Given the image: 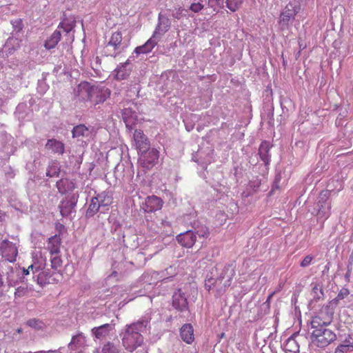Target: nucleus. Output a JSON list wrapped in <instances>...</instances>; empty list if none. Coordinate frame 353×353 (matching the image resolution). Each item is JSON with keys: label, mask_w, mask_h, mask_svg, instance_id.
Instances as JSON below:
<instances>
[{"label": "nucleus", "mask_w": 353, "mask_h": 353, "mask_svg": "<svg viewBox=\"0 0 353 353\" xmlns=\"http://www.w3.org/2000/svg\"><path fill=\"white\" fill-rule=\"evenodd\" d=\"M235 275L234 267L232 264L225 265L220 270L216 279L207 277L205 280V288L216 298L223 296L231 285Z\"/></svg>", "instance_id": "nucleus-1"}, {"label": "nucleus", "mask_w": 353, "mask_h": 353, "mask_svg": "<svg viewBox=\"0 0 353 353\" xmlns=\"http://www.w3.org/2000/svg\"><path fill=\"white\" fill-rule=\"evenodd\" d=\"M148 321L140 319L126 325L122 337V344L127 351L132 352L143 343L141 332L145 330Z\"/></svg>", "instance_id": "nucleus-2"}, {"label": "nucleus", "mask_w": 353, "mask_h": 353, "mask_svg": "<svg viewBox=\"0 0 353 353\" xmlns=\"http://www.w3.org/2000/svg\"><path fill=\"white\" fill-rule=\"evenodd\" d=\"M310 339L314 345L323 348L336 339V334L329 328H314L312 329Z\"/></svg>", "instance_id": "nucleus-3"}, {"label": "nucleus", "mask_w": 353, "mask_h": 353, "mask_svg": "<svg viewBox=\"0 0 353 353\" xmlns=\"http://www.w3.org/2000/svg\"><path fill=\"white\" fill-rule=\"evenodd\" d=\"M332 320L333 312L327 307L323 308L316 316L312 317L311 321L312 329L327 328V326L331 324Z\"/></svg>", "instance_id": "nucleus-4"}, {"label": "nucleus", "mask_w": 353, "mask_h": 353, "mask_svg": "<svg viewBox=\"0 0 353 353\" xmlns=\"http://www.w3.org/2000/svg\"><path fill=\"white\" fill-rule=\"evenodd\" d=\"M122 33L116 31L112 33L110 38L104 48V53L106 56L116 57L122 43Z\"/></svg>", "instance_id": "nucleus-5"}, {"label": "nucleus", "mask_w": 353, "mask_h": 353, "mask_svg": "<svg viewBox=\"0 0 353 353\" xmlns=\"http://www.w3.org/2000/svg\"><path fill=\"white\" fill-rule=\"evenodd\" d=\"M299 7L296 6L292 3H289L282 11L279 17V25L281 30L288 29L289 27L290 21L294 19L298 14Z\"/></svg>", "instance_id": "nucleus-6"}, {"label": "nucleus", "mask_w": 353, "mask_h": 353, "mask_svg": "<svg viewBox=\"0 0 353 353\" xmlns=\"http://www.w3.org/2000/svg\"><path fill=\"white\" fill-rule=\"evenodd\" d=\"M141 152L142 154L139 160L141 165L146 169L152 168L156 164L159 157V151L152 148Z\"/></svg>", "instance_id": "nucleus-7"}, {"label": "nucleus", "mask_w": 353, "mask_h": 353, "mask_svg": "<svg viewBox=\"0 0 353 353\" xmlns=\"http://www.w3.org/2000/svg\"><path fill=\"white\" fill-rule=\"evenodd\" d=\"M1 255L9 262H14L17 256V248L15 245L8 241H3L0 245Z\"/></svg>", "instance_id": "nucleus-8"}, {"label": "nucleus", "mask_w": 353, "mask_h": 353, "mask_svg": "<svg viewBox=\"0 0 353 353\" xmlns=\"http://www.w3.org/2000/svg\"><path fill=\"white\" fill-rule=\"evenodd\" d=\"M172 306L179 312L188 311L187 298L181 289L176 290L172 296Z\"/></svg>", "instance_id": "nucleus-9"}, {"label": "nucleus", "mask_w": 353, "mask_h": 353, "mask_svg": "<svg viewBox=\"0 0 353 353\" xmlns=\"http://www.w3.org/2000/svg\"><path fill=\"white\" fill-rule=\"evenodd\" d=\"M163 205V200L155 196L152 195L148 196L145 202L143 203L142 208L145 212H154L162 208Z\"/></svg>", "instance_id": "nucleus-10"}, {"label": "nucleus", "mask_w": 353, "mask_h": 353, "mask_svg": "<svg viewBox=\"0 0 353 353\" xmlns=\"http://www.w3.org/2000/svg\"><path fill=\"white\" fill-rule=\"evenodd\" d=\"M176 240L181 246L190 248L196 241V235L194 232L188 230L177 235Z\"/></svg>", "instance_id": "nucleus-11"}, {"label": "nucleus", "mask_w": 353, "mask_h": 353, "mask_svg": "<svg viewBox=\"0 0 353 353\" xmlns=\"http://www.w3.org/2000/svg\"><path fill=\"white\" fill-rule=\"evenodd\" d=\"M133 137L136 148L139 152H144L149 148L150 141L141 130H136Z\"/></svg>", "instance_id": "nucleus-12"}, {"label": "nucleus", "mask_w": 353, "mask_h": 353, "mask_svg": "<svg viewBox=\"0 0 353 353\" xmlns=\"http://www.w3.org/2000/svg\"><path fill=\"white\" fill-rule=\"evenodd\" d=\"M46 148L59 155H62L65 152V144L56 139H48L46 144Z\"/></svg>", "instance_id": "nucleus-13"}, {"label": "nucleus", "mask_w": 353, "mask_h": 353, "mask_svg": "<svg viewBox=\"0 0 353 353\" xmlns=\"http://www.w3.org/2000/svg\"><path fill=\"white\" fill-rule=\"evenodd\" d=\"M182 340L188 344H191L194 340V329L190 323L184 324L180 330Z\"/></svg>", "instance_id": "nucleus-14"}, {"label": "nucleus", "mask_w": 353, "mask_h": 353, "mask_svg": "<svg viewBox=\"0 0 353 353\" xmlns=\"http://www.w3.org/2000/svg\"><path fill=\"white\" fill-rule=\"evenodd\" d=\"M77 201L74 199V197H72V199H68L66 197L64 200H63L59 205V208L60 210V213L63 216H68L72 210L76 205Z\"/></svg>", "instance_id": "nucleus-15"}, {"label": "nucleus", "mask_w": 353, "mask_h": 353, "mask_svg": "<svg viewBox=\"0 0 353 353\" xmlns=\"http://www.w3.org/2000/svg\"><path fill=\"white\" fill-rule=\"evenodd\" d=\"M61 245V239L59 235L55 234L48 239V250L52 254H58L60 252Z\"/></svg>", "instance_id": "nucleus-16"}, {"label": "nucleus", "mask_w": 353, "mask_h": 353, "mask_svg": "<svg viewBox=\"0 0 353 353\" xmlns=\"http://www.w3.org/2000/svg\"><path fill=\"white\" fill-rule=\"evenodd\" d=\"M61 39V31L56 30L51 34V36L46 41L44 48L46 50H51L54 48Z\"/></svg>", "instance_id": "nucleus-17"}, {"label": "nucleus", "mask_w": 353, "mask_h": 353, "mask_svg": "<svg viewBox=\"0 0 353 353\" xmlns=\"http://www.w3.org/2000/svg\"><path fill=\"white\" fill-rule=\"evenodd\" d=\"M270 149V145L267 141H262L259 148L260 158L265 165H268L270 161V156L269 154Z\"/></svg>", "instance_id": "nucleus-18"}, {"label": "nucleus", "mask_w": 353, "mask_h": 353, "mask_svg": "<svg viewBox=\"0 0 353 353\" xmlns=\"http://www.w3.org/2000/svg\"><path fill=\"white\" fill-rule=\"evenodd\" d=\"M153 36L149 39L145 44L141 46L136 48L135 52L137 54H145L152 51V50L157 46V41L154 39Z\"/></svg>", "instance_id": "nucleus-19"}, {"label": "nucleus", "mask_w": 353, "mask_h": 353, "mask_svg": "<svg viewBox=\"0 0 353 353\" xmlns=\"http://www.w3.org/2000/svg\"><path fill=\"white\" fill-rule=\"evenodd\" d=\"M153 36L149 39L145 44L141 46L136 48L135 52L137 54H145L152 51V50L157 46V41L154 39Z\"/></svg>", "instance_id": "nucleus-20"}, {"label": "nucleus", "mask_w": 353, "mask_h": 353, "mask_svg": "<svg viewBox=\"0 0 353 353\" xmlns=\"http://www.w3.org/2000/svg\"><path fill=\"white\" fill-rule=\"evenodd\" d=\"M153 36L149 39L145 44L141 46L136 48L135 52L137 54H145L152 51V50L157 46V41L154 39Z\"/></svg>", "instance_id": "nucleus-21"}, {"label": "nucleus", "mask_w": 353, "mask_h": 353, "mask_svg": "<svg viewBox=\"0 0 353 353\" xmlns=\"http://www.w3.org/2000/svg\"><path fill=\"white\" fill-rule=\"evenodd\" d=\"M111 325L109 323L103 324L101 326L94 327L92 330V334L97 339H102L109 334Z\"/></svg>", "instance_id": "nucleus-22"}, {"label": "nucleus", "mask_w": 353, "mask_h": 353, "mask_svg": "<svg viewBox=\"0 0 353 353\" xmlns=\"http://www.w3.org/2000/svg\"><path fill=\"white\" fill-rule=\"evenodd\" d=\"M353 351V335L349 334L343 341V343L337 346L336 352L342 353Z\"/></svg>", "instance_id": "nucleus-23"}, {"label": "nucleus", "mask_w": 353, "mask_h": 353, "mask_svg": "<svg viewBox=\"0 0 353 353\" xmlns=\"http://www.w3.org/2000/svg\"><path fill=\"white\" fill-rule=\"evenodd\" d=\"M170 28V21L168 19L160 20L159 22L154 33L153 37H156L157 35H163L169 30Z\"/></svg>", "instance_id": "nucleus-24"}, {"label": "nucleus", "mask_w": 353, "mask_h": 353, "mask_svg": "<svg viewBox=\"0 0 353 353\" xmlns=\"http://www.w3.org/2000/svg\"><path fill=\"white\" fill-rule=\"evenodd\" d=\"M75 27V21L70 20L68 19H64L59 24L57 30H62L66 34L70 33L72 30H73Z\"/></svg>", "instance_id": "nucleus-25"}, {"label": "nucleus", "mask_w": 353, "mask_h": 353, "mask_svg": "<svg viewBox=\"0 0 353 353\" xmlns=\"http://www.w3.org/2000/svg\"><path fill=\"white\" fill-rule=\"evenodd\" d=\"M57 187L61 194H65L67 191L74 188V184L66 179H62L57 181Z\"/></svg>", "instance_id": "nucleus-26"}, {"label": "nucleus", "mask_w": 353, "mask_h": 353, "mask_svg": "<svg viewBox=\"0 0 353 353\" xmlns=\"http://www.w3.org/2000/svg\"><path fill=\"white\" fill-rule=\"evenodd\" d=\"M128 63H125L119 65L114 70V78L117 80H123L126 79L129 74V71L126 69V65Z\"/></svg>", "instance_id": "nucleus-27"}, {"label": "nucleus", "mask_w": 353, "mask_h": 353, "mask_svg": "<svg viewBox=\"0 0 353 353\" xmlns=\"http://www.w3.org/2000/svg\"><path fill=\"white\" fill-rule=\"evenodd\" d=\"M100 207L99 198L93 197L86 211V216L88 217L93 216L99 211Z\"/></svg>", "instance_id": "nucleus-28"}, {"label": "nucleus", "mask_w": 353, "mask_h": 353, "mask_svg": "<svg viewBox=\"0 0 353 353\" xmlns=\"http://www.w3.org/2000/svg\"><path fill=\"white\" fill-rule=\"evenodd\" d=\"M96 197L99 198L101 206H109L112 203V197L108 192H103Z\"/></svg>", "instance_id": "nucleus-29"}, {"label": "nucleus", "mask_w": 353, "mask_h": 353, "mask_svg": "<svg viewBox=\"0 0 353 353\" xmlns=\"http://www.w3.org/2000/svg\"><path fill=\"white\" fill-rule=\"evenodd\" d=\"M84 337L82 334H79L72 338L69 347L72 350H76L79 346L84 343Z\"/></svg>", "instance_id": "nucleus-30"}, {"label": "nucleus", "mask_w": 353, "mask_h": 353, "mask_svg": "<svg viewBox=\"0 0 353 353\" xmlns=\"http://www.w3.org/2000/svg\"><path fill=\"white\" fill-rule=\"evenodd\" d=\"M88 131V129L85 125H83V124L78 125L75 126L72 131V137L75 138V137H84L85 132H87Z\"/></svg>", "instance_id": "nucleus-31"}, {"label": "nucleus", "mask_w": 353, "mask_h": 353, "mask_svg": "<svg viewBox=\"0 0 353 353\" xmlns=\"http://www.w3.org/2000/svg\"><path fill=\"white\" fill-rule=\"evenodd\" d=\"M26 325L30 327L34 328L36 330H43L45 327L44 323L37 319H30L26 322Z\"/></svg>", "instance_id": "nucleus-32"}, {"label": "nucleus", "mask_w": 353, "mask_h": 353, "mask_svg": "<svg viewBox=\"0 0 353 353\" xmlns=\"http://www.w3.org/2000/svg\"><path fill=\"white\" fill-rule=\"evenodd\" d=\"M243 0H226V6L232 11H236L241 6Z\"/></svg>", "instance_id": "nucleus-33"}, {"label": "nucleus", "mask_w": 353, "mask_h": 353, "mask_svg": "<svg viewBox=\"0 0 353 353\" xmlns=\"http://www.w3.org/2000/svg\"><path fill=\"white\" fill-rule=\"evenodd\" d=\"M101 353H119V350L112 343L108 342L103 345Z\"/></svg>", "instance_id": "nucleus-34"}, {"label": "nucleus", "mask_w": 353, "mask_h": 353, "mask_svg": "<svg viewBox=\"0 0 353 353\" xmlns=\"http://www.w3.org/2000/svg\"><path fill=\"white\" fill-rule=\"evenodd\" d=\"M96 90H97L95 88L88 85L83 86L81 88V92L84 91L86 93V96L85 97H83V99L88 101H92L93 94H95Z\"/></svg>", "instance_id": "nucleus-35"}, {"label": "nucleus", "mask_w": 353, "mask_h": 353, "mask_svg": "<svg viewBox=\"0 0 353 353\" xmlns=\"http://www.w3.org/2000/svg\"><path fill=\"white\" fill-rule=\"evenodd\" d=\"M60 172V168L57 166V165H52L49 166L47 170L46 175L49 177L58 176Z\"/></svg>", "instance_id": "nucleus-36"}, {"label": "nucleus", "mask_w": 353, "mask_h": 353, "mask_svg": "<svg viewBox=\"0 0 353 353\" xmlns=\"http://www.w3.org/2000/svg\"><path fill=\"white\" fill-rule=\"evenodd\" d=\"M28 294V289L27 287L19 286L14 292V298H21Z\"/></svg>", "instance_id": "nucleus-37"}, {"label": "nucleus", "mask_w": 353, "mask_h": 353, "mask_svg": "<svg viewBox=\"0 0 353 353\" xmlns=\"http://www.w3.org/2000/svg\"><path fill=\"white\" fill-rule=\"evenodd\" d=\"M14 30L20 32L23 28V21L21 19H17L11 21Z\"/></svg>", "instance_id": "nucleus-38"}, {"label": "nucleus", "mask_w": 353, "mask_h": 353, "mask_svg": "<svg viewBox=\"0 0 353 353\" xmlns=\"http://www.w3.org/2000/svg\"><path fill=\"white\" fill-rule=\"evenodd\" d=\"M62 265V260L60 256H55L51 259V267L53 269H58Z\"/></svg>", "instance_id": "nucleus-39"}, {"label": "nucleus", "mask_w": 353, "mask_h": 353, "mask_svg": "<svg viewBox=\"0 0 353 353\" xmlns=\"http://www.w3.org/2000/svg\"><path fill=\"white\" fill-rule=\"evenodd\" d=\"M183 12L184 9L182 7L179 6L178 8H176L173 10L172 17L176 19H181L182 17L185 16Z\"/></svg>", "instance_id": "nucleus-40"}, {"label": "nucleus", "mask_w": 353, "mask_h": 353, "mask_svg": "<svg viewBox=\"0 0 353 353\" xmlns=\"http://www.w3.org/2000/svg\"><path fill=\"white\" fill-rule=\"evenodd\" d=\"M350 294L347 288H342L336 297V301H339L347 297Z\"/></svg>", "instance_id": "nucleus-41"}, {"label": "nucleus", "mask_w": 353, "mask_h": 353, "mask_svg": "<svg viewBox=\"0 0 353 353\" xmlns=\"http://www.w3.org/2000/svg\"><path fill=\"white\" fill-rule=\"evenodd\" d=\"M330 196V190H323L319 194V202H322L323 203H325L327 200L329 199Z\"/></svg>", "instance_id": "nucleus-42"}, {"label": "nucleus", "mask_w": 353, "mask_h": 353, "mask_svg": "<svg viewBox=\"0 0 353 353\" xmlns=\"http://www.w3.org/2000/svg\"><path fill=\"white\" fill-rule=\"evenodd\" d=\"M224 0H208V4L211 8H221L223 6Z\"/></svg>", "instance_id": "nucleus-43"}, {"label": "nucleus", "mask_w": 353, "mask_h": 353, "mask_svg": "<svg viewBox=\"0 0 353 353\" xmlns=\"http://www.w3.org/2000/svg\"><path fill=\"white\" fill-rule=\"evenodd\" d=\"M203 8V5L201 3H192L190 6V9L192 12L196 13L201 11Z\"/></svg>", "instance_id": "nucleus-44"}, {"label": "nucleus", "mask_w": 353, "mask_h": 353, "mask_svg": "<svg viewBox=\"0 0 353 353\" xmlns=\"http://www.w3.org/2000/svg\"><path fill=\"white\" fill-rule=\"evenodd\" d=\"M313 257L310 255L306 256L303 260L301 262L300 265L302 268L307 267L312 263Z\"/></svg>", "instance_id": "nucleus-45"}, {"label": "nucleus", "mask_w": 353, "mask_h": 353, "mask_svg": "<svg viewBox=\"0 0 353 353\" xmlns=\"http://www.w3.org/2000/svg\"><path fill=\"white\" fill-rule=\"evenodd\" d=\"M161 225L165 228H168V230H165L166 235H172L173 233V231L172 230V225L171 223L168 221H162Z\"/></svg>", "instance_id": "nucleus-46"}, {"label": "nucleus", "mask_w": 353, "mask_h": 353, "mask_svg": "<svg viewBox=\"0 0 353 353\" xmlns=\"http://www.w3.org/2000/svg\"><path fill=\"white\" fill-rule=\"evenodd\" d=\"M33 268H34V265H30L28 266V268L27 269L23 268V274L24 275L29 274L30 270H32Z\"/></svg>", "instance_id": "nucleus-47"}, {"label": "nucleus", "mask_w": 353, "mask_h": 353, "mask_svg": "<svg viewBox=\"0 0 353 353\" xmlns=\"http://www.w3.org/2000/svg\"><path fill=\"white\" fill-rule=\"evenodd\" d=\"M209 234H210V232L208 231V229H206V230L202 234V236L203 237H208L209 236Z\"/></svg>", "instance_id": "nucleus-48"}, {"label": "nucleus", "mask_w": 353, "mask_h": 353, "mask_svg": "<svg viewBox=\"0 0 353 353\" xmlns=\"http://www.w3.org/2000/svg\"><path fill=\"white\" fill-rule=\"evenodd\" d=\"M274 293H272L271 294H270L268 297V301H270L271 299V298L272 297Z\"/></svg>", "instance_id": "nucleus-49"}, {"label": "nucleus", "mask_w": 353, "mask_h": 353, "mask_svg": "<svg viewBox=\"0 0 353 353\" xmlns=\"http://www.w3.org/2000/svg\"><path fill=\"white\" fill-rule=\"evenodd\" d=\"M103 100H102L101 99H99V100H97L96 101V103H99V102H101L103 101Z\"/></svg>", "instance_id": "nucleus-50"}, {"label": "nucleus", "mask_w": 353, "mask_h": 353, "mask_svg": "<svg viewBox=\"0 0 353 353\" xmlns=\"http://www.w3.org/2000/svg\"><path fill=\"white\" fill-rule=\"evenodd\" d=\"M17 332H18L19 333H21V332H22V330H21V329H18V330H17Z\"/></svg>", "instance_id": "nucleus-51"}, {"label": "nucleus", "mask_w": 353, "mask_h": 353, "mask_svg": "<svg viewBox=\"0 0 353 353\" xmlns=\"http://www.w3.org/2000/svg\"><path fill=\"white\" fill-rule=\"evenodd\" d=\"M124 120H125V122L126 123V126L128 127V121L125 120V118L124 117Z\"/></svg>", "instance_id": "nucleus-52"}, {"label": "nucleus", "mask_w": 353, "mask_h": 353, "mask_svg": "<svg viewBox=\"0 0 353 353\" xmlns=\"http://www.w3.org/2000/svg\"><path fill=\"white\" fill-rule=\"evenodd\" d=\"M41 353H48V352H41Z\"/></svg>", "instance_id": "nucleus-53"}]
</instances>
